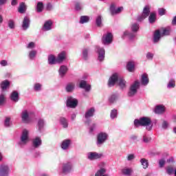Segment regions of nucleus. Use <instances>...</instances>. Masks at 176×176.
<instances>
[{"instance_id": "obj_1", "label": "nucleus", "mask_w": 176, "mask_h": 176, "mask_svg": "<svg viewBox=\"0 0 176 176\" xmlns=\"http://www.w3.org/2000/svg\"><path fill=\"white\" fill-rule=\"evenodd\" d=\"M134 124L135 127H139V126H142L143 127H146L148 131H151L152 130V127H153V124H152V120L151 118L148 117H142L139 120L135 119L134 120Z\"/></svg>"}, {"instance_id": "obj_2", "label": "nucleus", "mask_w": 176, "mask_h": 176, "mask_svg": "<svg viewBox=\"0 0 176 176\" xmlns=\"http://www.w3.org/2000/svg\"><path fill=\"white\" fill-rule=\"evenodd\" d=\"M118 82L120 87L121 89H124L126 87V80L122 78H119L118 74H113L109 80V87H112V86H115V84Z\"/></svg>"}, {"instance_id": "obj_3", "label": "nucleus", "mask_w": 176, "mask_h": 176, "mask_svg": "<svg viewBox=\"0 0 176 176\" xmlns=\"http://www.w3.org/2000/svg\"><path fill=\"white\" fill-rule=\"evenodd\" d=\"M140 81L135 80L131 85L128 93L129 97H133V96H135L137 94V91L138 89H140Z\"/></svg>"}, {"instance_id": "obj_4", "label": "nucleus", "mask_w": 176, "mask_h": 176, "mask_svg": "<svg viewBox=\"0 0 176 176\" xmlns=\"http://www.w3.org/2000/svg\"><path fill=\"white\" fill-rule=\"evenodd\" d=\"M108 133L105 132H100L97 136V145H102L107 140H108Z\"/></svg>"}, {"instance_id": "obj_5", "label": "nucleus", "mask_w": 176, "mask_h": 176, "mask_svg": "<svg viewBox=\"0 0 176 176\" xmlns=\"http://www.w3.org/2000/svg\"><path fill=\"white\" fill-rule=\"evenodd\" d=\"M149 14H151V8L149 6H146L143 9L142 14L138 17V21H143Z\"/></svg>"}, {"instance_id": "obj_6", "label": "nucleus", "mask_w": 176, "mask_h": 176, "mask_svg": "<svg viewBox=\"0 0 176 176\" xmlns=\"http://www.w3.org/2000/svg\"><path fill=\"white\" fill-rule=\"evenodd\" d=\"M96 52L98 53V60L100 63H102L105 59V50L102 47H100L99 46L96 47Z\"/></svg>"}, {"instance_id": "obj_7", "label": "nucleus", "mask_w": 176, "mask_h": 176, "mask_svg": "<svg viewBox=\"0 0 176 176\" xmlns=\"http://www.w3.org/2000/svg\"><path fill=\"white\" fill-rule=\"evenodd\" d=\"M113 38V36L112 35V33L109 32L107 34L103 35L102 38V42L103 45H109L112 43V39Z\"/></svg>"}, {"instance_id": "obj_8", "label": "nucleus", "mask_w": 176, "mask_h": 176, "mask_svg": "<svg viewBox=\"0 0 176 176\" xmlns=\"http://www.w3.org/2000/svg\"><path fill=\"white\" fill-rule=\"evenodd\" d=\"M27 142H28V131L27 129H24L22 132V135L21 136V141L19 144L22 146L25 145Z\"/></svg>"}, {"instance_id": "obj_9", "label": "nucleus", "mask_w": 176, "mask_h": 176, "mask_svg": "<svg viewBox=\"0 0 176 176\" xmlns=\"http://www.w3.org/2000/svg\"><path fill=\"white\" fill-rule=\"evenodd\" d=\"M67 107H69V108H76L78 107V100L72 96L67 97Z\"/></svg>"}, {"instance_id": "obj_10", "label": "nucleus", "mask_w": 176, "mask_h": 176, "mask_svg": "<svg viewBox=\"0 0 176 176\" xmlns=\"http://www.w3.org/2000/svg\"><path fill=\"white\" fill-rule=\"evenodd\" d=\"M89 160H97V159H101L102 157V153H98L97 152H90L87 154Z\"/></svg>"}, {"instance_id": "obj_11", "label": "nucleus", "mask_w": 176, "mask_h": 176, "mask_svg": "<svg viewBox=\"0 0 176 176\" xmlns=\"http://www.w3.org/2000/svg\"><path fill=\"white\" fill-rule=\"evenodd\" d=\"M123 11V7H120L118 8H116L115 3H112L110 6V12L111 15L113 16L114 14H119Z\"/></svg>"}, {"instance_id": "obj_12", "label": "nucleus", "mask_w": 176, "mask_h": 176, "mask_svg": "<svg viewBox=\"0 0 176 176\" xmlns=\"http://www.w3.org/2000/svg\"><path fill=\"white\" fill-rule=\"evenodd\" d=\"M72 170V164L71 162H67L66 164H63L62 171L63 174H69Z\"/></svg>"}, {"instance_id": "obj_13", "label": "nucleus", "mask_w": 176, "mask_h": 176, "mask_svg": "<svg viewBox=\"0 0 176 176\" xmlns=\"http://www.w3.org/2000/svg\"><path fill=\"white\" fill-rule=\"evenodd\" d=\"M9 175V167L5 164L0 165V176Z\"/></svg>"}, {"instance_id": "obj_14", "label": "nucleus", "mask_w": 176, "mask_h": 176, "mask_svg": "<svg viewBox=\"0 0 176 176\" xmlns=\"http://www.w3.org/2000/svg\"><path fill=\"white\" fill-rule=\"evenodd\" d=\"M121 173L122 175L131 176L133 175L134 170H133V168L126 166L121 170Z\"/></svg>"}, {"instance_id": "obj_15", "label": "nucleus", "mask_w": 176, "mask_h": 176, "mask_svg": "<svg viewBox=\"0 0 176 176\" xmlns=\"http://www.w3.org/2000/svg\"><path fill=\"white\" fill-rule=\"evenodd\" d=\"M80 89H84L85 91H90L91 90V85L87 84V82L82 80L80 82Z\"/></svg>"}, {"instance_id": "obj_16", "label": "nucleus", "mask_w": 176, "mask_h": 176, "mask_svg": "<svg viewBox=\"0 0 176 176\" xmlns=\"http://www.w3.org/2000/svg\"><path fill=\"white\" fill-rule=\"evenodd\" d=\"M30 17L28 16H25L23 18V21L22 23V29L23 30V31H25L27 30H28V28H30Z\"/></svg>"}, {"instance_id": "obj_17", "label": "nucleus", "mask_w": 176, "mask_h": 176, "mask_svg": "<svg viewBox=\"0 0 176 176\" xmlns=\"http://www.w3.org/2000/svg\"><path fill=\"white\" fill-rule=\"evenodd\" d=\"M21 119L23 123H28L30 122V115L28 114V111H27V110L22 111Z\"/></svg>"}, {"instance_id": "obj_18", "label": "nucleus", "mask_w": 176, "mask_h": 176, "mask_svg": "<svg viewBox=\"0 0 176 176\" xmlns=\"http://www.w3.org/2000/svg\"><path fill=\"white\" fill-rule=\"evenodd\" d=\"M67 58V52H62L60 54H58V56L56 58L58 63L60 64V63H63L64 60Z\"/></svg>"}, {"instance_id": "obj_19", "label": "nucleus", "mask_w": 176, "mask_h": 176, "mask_svg": "<svg viewBox=\"0 0 176 176\" xmlns=\"http://www.w3.org/2000/svg\"><path fill=\"white\" fill-rule=\"evenodd\" d=\"M68 72V67L65 65H62L59 68L58 73L60 78H64L65 76V74Z\"/></svg>"}, {"instance_id": "obj_20", "label": "nucleus", "mask_w": 176, "mask_h": 176, "mask_svg": "<svg viewBox=\"0 0 176 176\" xmlns=\"http://www.w3.org/2000/svg\"><path fill=\"white\" fill-rule=\"evenodd\" d=\"M18 12L19 13H21V14H24V13L27 12V6L25 5V3L21 2L19 4V6L18 8Z\"/></svg>"}, {"instance_id": "obj_21", "label": "nucleus", "mask_w": 176, "mask_h": 176, "mask_svg": "<svg viewBox=\"0 0 176 176\" xmlns=\"http://www.w3.org/2000/svg\"><path fill=\"white\" fill-rule=\"evenodd\" d=\"M94 112H96V109H94V107L88 109L85 114V119H89V118L94 116Z\"/></svg>"}, {"instance_id": "obj_22", "label": "nucleus", "mask_w": 176, "mask_h": 176, "mask_svg": "<svg viewBox=\"0 0 176 176\" xmlns=\"http://www.w3.org/2000/svg\"><path fill=\"white\" fill-rule=\"evenodd\" d=\"M32 145L34 148H39L42 145V140L41 138L37 137L32 140Z\"/></svg>"}, {"instance_id": "obj_23", "label": "nucleus", "mask_w": 176, "mask_h": 176, "mask_svg": "<svg viewBox=\"0 0 176 176\" xmlns=\"http://www.w3.org/2000/svg\"><path fill=\"white\" fill-rule=\"evenodd\" d=\"M52 25H53V22L51 20H48L45 22L43 30L44 31H50L52 30Z\"/></svg>"}, {"instance_id": "obj_24", "label": "nucleus", "mask_w": 176, "mask_h": 176, "mask_svg": "<svg viewBox=\"0 0 176 176\" xmlns=\"http://www.w3.org/2000/svg\"><path fill=\"white\" fill-rule=\"evenodd\" d=\"M10 98L11 101H13L14 102H19V92H17V91H12L11 93Z\"/></svg>"}, {"instance_id": "obj_25", "label": "nucleus", "mask_w": 176, "mask_h": 176, "mask_svg": "<svg viewBox=\"0 0 176 176\" xmlns=\"http://www.w3.org/2000/svg\"><path fill=\"white\" fill-rule=\"evenodd\" d=\"M48 63L50 65H54V64L58 63V61L57 60V58H56V56L54 55H50L48 56Z\"/></svg>"}, {"instance_id": "obj_26", "label": "nucleus", "mask_w": 176, "mask_h": 176, "mask_svg": "<svg viewBox=\"0 0 176 176\" xmlns=\"http://www.w3.org/2000/svg\"><path fill=\"white\" fill-rule=\"evenodd\" d=\"M69 145H71V140H65L61 144V148L65 151L67 148L69 147Z\"/></svg>"}, {"instance_id": "obj_27", "label": "nucleus", "mask_w": 176, "mask_h": 176, "mask_svg": "<svg viewBox=\"0 0 176 176\" xmlns=\"http://www.w3.org/2000/svg\"><path fill=\"white\" fill-rule=\"evenodd\" d=\"M141 83L143 86H146L149 83V78H148V74H144L142 76Z\"/></svg>"}, {"instance_id": "obj_28", "label": "nucleus", "mask_w": 176, "mask_h": 176, "mask_svg": "<svg viewBox=\"0 0 176 176\" xmlns=\"http://www.w3.org/2000/svg\"><path fill=\"white\" fill-rule=\"evenodd\" d=\"M105 173H107V169L102 168L96 173L95 176H108V174H105Z\"/></svg>"}, {"instance_id": "obj_29", "label": "nucleus", "mask_w": 176, "mask_h": 176, "mask_svg": "<svg viewBox=\"0 0 176 176\" xmlns=\"http://www.w3.org/2000/svg\"><path fill=\"white\" fill-rule=\"evenodd\" d=\"M74 89H75V84L73 82L68 83L65 87L66 91H67V93L74 91Z\"/></svg>"}, {"instance_id": "obj_30", "label": "nucleus", "mask_w": 176, "mask_h": 176, "mask_svg": "<svg viewBox=\"0 0 176 176\" xmlns=\"http://www.w3.org/2000/svg\"><path fill=\"white\" fill-rule=\"evenodd\" d=\"M162 34H160V30H156L155 34H154V37H153V42L154 43H157L158 41H160V36Z\"/></svg>"}, {"instance_id": "obj_31", "label": "nucleus", "mask_w": 176, "mask_h": 176, "mask_svg": "<svg viewBox=\"0 0 176 176\" xmlns=\"http://www.w3.org/2000/svg\"><path fill=\"white\" fill-rule=\"evenodd\" d=\"M36 10L37 13H41V12H43V3L42 1L37 3Z\"/></svg>"}, {"instance_id": "obj_32", "label": "nucleus", "mask_w": 176, "mask_h": 176, "mask_svg": "<svg viewBox=\"0 0 176 176\" xmlns=\"http://www.w3.org/2000/svg\"><path fill=\"white\" fill-rule=\"evenodd\" d=\"M10 86V82L9 80H4L1 83V87L2 90H6Z\"/></svg>"}, {"instance_id": "obj_33", "label": "nucleus", "mask_w": 176, "mask_h": 176, "mask_svg": "<svg viewBox=\"0 0 176 176\" xmlns=\"http://www.w3.org/2000/svg\"><path fill=\"white\" fill-rule=\"evenodd\" d=\"M148 21L150 24H153L155 21H156V13L155 12H151L150 14V16L148 17Z\"/></svg>"}, {"instance_id": "obj_34", "label": "nucleus", "mask_w": 176, "mask_h": 176, "mask_svg": "<svg viewBox=\"0 0 176 176\" xmlns=\"http://www.w3.org/2000/svg\"><path fill=\"white\" fill-rule=\"evenodd\" d=\"M136 34L135 33H131V32H129L128 31H125L124 32V36H128V38L131 41L132 39H134V38H135L136 36Z\"/></svg>"}, {"instance_id": "obj_35", "label": "nucleus", "mask_w": 176, "mask_h": 176, "mask_svg": "<svg viewBox=\"0 0 176 176\" xmlns=\"http://www.w3.org/2000/svg\"><path fill=\"white\" fill-rule=\"evenodd\" d=\"M155 113H163L164 112V106L163 105H158L155 107Z\"/></svg>"}, {"instance_id": "obj_36", "label": "nucleus", "mask_w": 176, "mask_h": 176, "mask_svg": "<svg viewBox=\"0 0 176 176\" xmlns=\"http://www.w3.org/2000/svg\"><path fill=\"white\" fill-rule=\"evenodd\" d=\"M140 163L142 166H143V168H148L149 166V163L148 162V160L145 158H142L140 160Z\"/></svg>"}, {"instance_id": "obj_37", "label": "nucleus", "mask_w": 176, "mask_h": 176, "mask_svg": "<svg viewBox=\"0 0 176 176\" xmlns=\"http://www.w3.org/2000/svg\"><path fill=\"white\" fill-rule=\"evenodd\" d=\"M89 18L87 16H81L80 18V23L85 24V23H89Z\"/></svg>"}, {"instance_id": "obj_38", "label": "nucleus", "mask_w": 176, "mask_h": 176, "mask_svg": "<svg viewBox=\"0 0 176 176\" xmlns=\"http://www.w3.org/2000/svg\"><path fill=\"white\" fill-rule=\"evenodd\" d=\"M126 69H128L129 72H133V70L134 69V63L129 62L126 65Z\"/></svg>"}, {"instance_id": "obj_39", "label": "nucleus", "mask_w": 176, "mask_h": 176, "mask_svg": "<svg viewBox=\"0 0 176 176\" xmlns=\"http://www.w3.org/2000/svg\"><path fill=\"white\" fill-rule=\"evenodd\" d=\"M82 58L84 60H87L89 58V49L85 48L82 50Z\"/></svg>"}, {"instance_id": "obj_40", "label": "nucleus", "mask_w": 176, "mask_h": 176, "mask_svg": "<svg viewBox=\"0 0 176 176\" xmlns=\"http://www.w3.org/2000/svg\"><path fill=\"white\" fill-rule=\"evenodd\" d=\"M43 126H45V120L43 119H40L38 121V127L39 131H42V129H43Z\"/></svg>"}, {"instance_id": "obj_41", "label": "nucleus", "mask_w": 176, "mask_h": 176, "mask_svg": "<svg viewBox=\"0 0 176 176\" xmlns=\"http://www.w3.org/2000/svg\"><path fill=\"white\" fill-rule=\"evenodd\" d=\"M131 29L132 32H137L138 30H140V25L138 23H133L132 24Z\"/></svg>"}, {"instance_id": "obj_42", "label": "nucleus", "mask_w": 176, "mask_h": 176, "mask_svg": "<svg viewBox=\"0 0 176 176\" xmlns=\"http://www.w3.org/2000/svg\"><path fill=\"white\" fill-rule=\"evenodd\" d=\"M60 124H62L65 129H67V127H68V122L67 121V119L60 118Z\"/></svg>"}, {"instance_id": "obj_43", "label": "nucleus", "mask_w": 176, "mask_h": 176, "mask_svg": "<svg viewBox=\"0 0 176 176\" xmlns=\"http://www.w3.org/2000/svg\"><path fill=\"white\" fill-rule=\"evenodd\" d=\"M118 100V95L116 94H113L111 95L109 98V102H111V104H113V102Z\"/></svg>"}, {"instance_id": "obj_44", "label": "nucleus", "mask_w": 176, "mask_h": 176, "mask_svg": "<svg viewBox=\"0 0 176 176\" xmlns=\"http://www.w3.org/2000/svg\"><path fill=\"white\" fill-rule=\"evenodd\" d=\"M167 87L168 89H173V87H175V80L174 79H170L167 85Z\"/></svg>"}, {"instance_id": "obj_45", "label": "nucleus", "mask_w": 176, "mask_h": 176, "mask_svg": "<svg viewBox=\"0 0 176 176\" xmlns=\"http://www.w3.org/2000/svg\"><path fill=\"white\" fill-rule=\"evenodd\" d=\"M166 173L168 175H171L175 173L174 168L173 166H167Z\"/></svg>"}, {"instance_id": "obj_46", "label": "nucleus", "mask_w": 176, "mask_h": 176, "mask_svg": "<svg viewBox=\"0 0 176 176\" xmlns=\"http://www.w3.org/2000/svg\"><path fill=\"white\" fill-rule=\"evenodd\" d=\"M170 32H171V28H166L163 30L162 35H170Z\"/></svg>"}, {"instance_id": "obj_47", "label": "nucleus", "mask_w": 176, "mask_h": 176, "mask_svg": "<svg viewBox=\"0 0 176 176\" xmlns=\"http://www.w3.org/2000/svg\"><path fill=\"white\" fill-rule=\"evenodd\" d=\"M110 116L112 119H115V118H118V110L116 109L111 110Z\"/></svg>"}, {"instance_id": "obj_48", "label": "nucleus", "mask_w": 176, "mask_h": 176, "mask_svg": "<svg viewBox=\"0 0 176 176\" xmlns=\"http://www.w3.org/2000/svg\"><path fill=\"white\" fill-rule=\"evenodd\" d=\"M35 56H36V51L32 50L29 53V58L30 60H34L35 58Z\"/></svg>"}, {"instance_id": "obj_49", "label": "nucleus", "mask_w": 176, "mask_h": 176, "mask_svg": "<svg viewBox=\"0 0 176 176\" xmlns=\"http://www.w3.org/2000/svg\"><path fill=\"white\" fill-rule=\"evenodd\" d=\"M5 127H10V118L7 117L4 121Z\"/></svg>"}, {"instance_id": "obj_50", "label": "nucleus", "mask_w": 176, "mask_h": 176, "mask_svg": "<svg viewBox=\"0 0 176 176\" xmlns=\"http://www.w3.org/2000/svg\"><path fill=\"white\" fill-rule=\"evenodd\" d=\"M96 25H97L98 27H101V24H102V19H101V16H98L96 18Z\"/></svg>"}, {"instance_id": "obj_51", "label": "nucleus", "mask_w": 176, "mask_h": 176, "mask_svg": "<svg viewBox=\"0 0 176 176\" xmlns=\"http://www.w3.org/2000/svg\"><path fill=\"white\" fill-rule=\"evenodd\" d=\"M165 164H166V160H164V159L160 160L159 166H160V168H163V167H164Z\"/></svg>"}, {"instance_id": "obj_52", "label": "nucleus", "mask_w": 176, "mask_h": 176, "mask_svg": "<svg viewBox=\"0 0 176 176\" xmlns=\"http://www.w3.org/2000/svg\"><path fill=\"white\" fill-rule=\"evenodd\" d=\"M134 159H135V155L134 154H129L126 157L128 162H131L132 160H134Z\"/></svg>"}, {"instance_id": "obj_53", "label": "nucleus", "mask_w": 176, "mask_h": 176, "mask_svg": "<svg viewBox=\"0 0 176 176\" xmlns=\"http://www.w3.org/2000/svg\"><path fill=\"white\" fill-rule=\"evenodd\" d=\"M8 27L9 28H10L11 30H14V21L12 19H10L9 21H8Z\"/></svg>"}, {"instance_id": "obj_54", "label": "nucleus", "mask_w": 176, "mask_h": 176, "mask_svg": "<svg viewBox=\"0 0 176 176\" xmlns=\"http://www.w3.org/2000/svg\"><path fill=\"white\" fill-rule=\"evenodd\" d=\"M158 13H159L160 16H164V14H166V9L159 8Z\"/></svg>"}, {"instance_id": "obj_55", "label": "nucleus", "mask_w": 176, "mask_h": 176, "mask_svg": "<svg viewBox=\"0 0 176 176\" xmlns=\"http://www.w3.org/2000/svg\"><path fill=\"white\" fill-rule=\"evenodd\" d=\"M152 138L147 137L146 135L143 136V142H145V144H148V142H151V140Z\"/></svg>"}, {"instance_id": "obj_56", "label": "nucleus", "mask_w": 176, "mask_h": 176, "mask_svg": "<svg viewBox=\"0 0 176 176\" xmlns=\"http://www.w3.org/2000/svg\"><path fill=\"white\" fill-rule=\"evenodd\" d=\"M82 4H80V3H76V6H75V9L76 10H82Z\"/></svg>"}, {"instance_id": "obj_57", "label": "nucleus", "mask_w": 176, "mask_h": 176, "mask_svg": "<svg viewBox=\"0 0 176 176\" xmlns=\"http://www.w3.org/2000/svg\"><path fill=\"white\" fill-rule=\"evenodd\" d=\"M41 87H42V85H41V84L39 83H36L34 85V90L36 91H39V90H41Z\"/></svg>"}, {"instance_id": "obj_58", "label": "nucleus", "mask_w": 176, "mask_h": 176, "mask_svg": "<svg viewBox=\"0 0 176 176\" xmlns=\"http://www.w3.org/2000/svg\"><path fill=\"white\" fill-rule=\"evenodd\" d=\"M146 58L148 60H152L153 58V54L151 53V52H148L146 54Z\"/></svg>"}, {"instance_id": "obj_59", "label": "nucleus", "mask_w": 176, "mask_h": 176, "mask_svg": "<svg viewBox=\"0 0 176 176\" xmlns=\"http://www.w3.org/2000/svg\"><path fill=\"white\" fill-rule=\"evenodd\" d=\"M5 102V96L3 95L0 96V105H3Z\"/></svg>"}, {"instance_id": "obj_60", "label": "nucleus", "mask_w": 176, "mask_h": 176, "mask_svg": "<svg viewBox=\"0 0 176 176\" xmlns=\"http://www.w3.org/2000/svg\"><path fill=\"white\" fill-rule=\"evenodd\" d=\"M28 49H33V47H35V43L34 42H30L28 45Z\"/></svg>"}, {"instance_id": "obj_61", "label": "nucleus", "mask_w": 176, "mask_h": 176, "mask_svg": "<svg viewBox=\"0 0 176 176\" xmlns=\"http://www.w3.org/2000/svg\"><path fill=\"white\" fill-rule=\"evenodd\" d=\"M2 67H6V65H8V60H2L0 63Z\"/></svg>"}, {"instance_id": "obj_62", "label": "nucleus", "mask_w": 176, "mask_h": 176, "mask_svg": "<svg viewBox=\"0 0 176 176\" xmlns=\"http://www.w3.org/2000/svg\"><path fill=\"white\" fill-rule=\"evenodd\" d=\"M168 127V123L167 122V121H164L162 123V129H167Z\"/></svg>"}, {"instance_id": "obj_63", "label": "nucleus", "mask_w": 176, "mask_h": 176, "mask_svg": "<svg viewBox=\"0 0 176 176\" xmlns=\"http://www.w3.org/2000/svg\"><path fill=\"white\" fill-rule=\"evenodd\" d=\"M94 129H96V124H94L89 128V133H93V131H94Z\"/></svg>"}, {"instance_id": "obj_64", "label": "nucleus", "mask_w": 176, "mask_h": 176, "mask_svg": "<svg viewBox=\"0 0 176 176\" xmlns=\"http://www.w3.org/2000/svg\"><path fill=\"white\" fill-rule=\"evenodd\" d=\"M46 9H47V10H52V4H51L50 3H48L47 4Z\"/></svg>"}]
</instances>
